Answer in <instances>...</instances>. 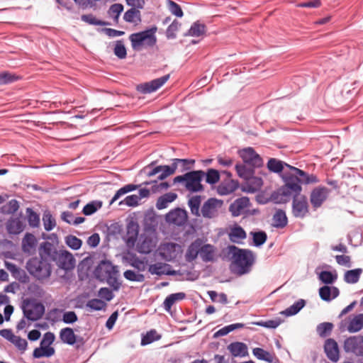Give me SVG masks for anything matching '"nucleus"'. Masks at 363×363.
<instances>
[{
    "label": "nucleus",
    "instance_id": "nucleus-29",
    "mask_svg": "<svg viewBox=\"0 0 363 363\" xmlns=\"http://www.w3.org/2000/svg\"><path fill=\"white\" fill-rule=\"evenodd\" d=\"M273 227L276 228H283L288 224V218L286 212L283 209H277L272 218Z\"/></svg>",
    "mask_w": 363,
    "mask_h": 363
},
{
    "label": "nucleus",
    "instance_id": "nucleus-6",
    "mask_svg": "<svg viewBox=\"0 0 363 363\" xmlns=\"http://www.w3.org/2000/svg\"><path fill=\"white\" fill-rule=\"evenodd\" d=\"M205 175L203 170H192L186 172L185 188L190 192L203 191L204 188L201 184Z\"/></svg>",
    "mask_w": 363,
    "mask_h": 363
},
{
    "label": "nucleus",
    "instance_id": "nucleus-31",
    "mask_svg": "<svg viewBox=\"0 0 363 363\" xmlns=\"http://www.w3.org/2000/svg\"><path fill=\"white\" fill-rule=\"evenodd\" d=\"M215 247L211 244H203L201 246L200 257L205 262L214 260Z\"/></svg>",
    "mask_w": 363,
    "mask_h": 363
},
{
    "label": "nucleus",
    "instance_id": "nucleus-52",
    "mask_svg": "<svg viewBox=\"0 0 363 363\" xmlns=\"http://www.w3.org/2000/svg\"><path fill=\"white\" fill-rule=\"evenodd\" d=\"M181 27V23L177 20H174L172 23L167 27L165 36L169 40H173L177 38V32Z\"/></svg>",
    "mask_w": 363,
    "mask_h": 363
},
{
    "label": "nucleus",
    "instance_id": "nucleus-56",
    "mask_svg": "<svg viewBox=\"0 0 363 363\" xmlns=\"http://www.w3.org/2000/svg\"><path fill=\"white\" fill-rule=\"evenodd\" d=\"M333 324L329 322H324L320 323L317 326V333L321 337H325L328 336L333 330Z\"/></svg>",
    "mask_w": 363,
    "mask_h": 363
},
{
    "label": "nucleus",
    "instance_id": "nucleus-62",
    "mask_svg": "<svg viewBox=\"0 0 363 363\" xmlns=\"http://www.w3.org/2000/svg\"><path fill=\"white\" fill-rule=\"evenodd\" d=\"M137 18L138 21H140V12L135 8L128 9L123 15V19L128 23H133L135 18Z\"/></svg>",
    "mask_w": 363,
    "mask_h": 363
},
{
    "label": "nucleus",
    "instance_id": "nucleus-14",
    "mask_svg": "<svg viewBox=\"0 0 363 363\" xmlns=\"http://www.w3.org/2000/svg\"><path fill=\"white\" fill-rule=\"evenodd\" d=\"M308 212L307 198L301 195L293 198L292 213L295 218H304Z\"/></svg>",
    "mask_w": 363,
    "mask_h": 363
},
{
    "label": "nucleus",
    "instance_id": "nucleus-51",
    "mask_svg": "<svg viewBox=\"0 0 363 363\" xmlns=\"http://www.w3.org/2000/svg\"><path fill=\"white\" fill-rule=\"evenodd\" d=\"M123 11V6L121 4H114L108 10V15L112 18L116 23H118L119 17Z\"/></svg>",
    "mask_w": 363,
    "mask_h": 363
},
{
    "label": "nucleus",
    "instance_id": "nucleus-26",
    "mask_svg": "<svg viewBox=\"0 0 363 363\" xmlns=\"http://www.w3.org/2000/svg\"><path fill=\"white\" fill-rule=\"evenodd\" d=\"M239 185L238 181L234 179H231L226 183L223 182L217 188L218 194L221 196L230 194L238 189Z\"/></svg>",
    "mask_w": 363,
    "mask_h": 363
},
{
    "label": "nucleus",
    "instance_id": "nucleus-64",
    "mask_svg": "<svg viewBox=\"0 0 363 363\" xmlns=\"http://www.w3.org/2000/svg\"><path fill=\"white\" fill-rule=\"evenodd\" d=\"M289 171L293 174L294 177H296V178H298L299 179L301 184H306V180L308 175V173H306V172H304L302 169H300L293 167V166H291V167H290Z\"/></svg>",
    "mask_w": 363,
    "mask_h": 363
},
{
    "label": "nucleus",
    "instance_id": "nucleus-53",
    "mask_svg": "<svg viewBox=\"0 0 363 363\" xmlns=\"http://www.w3.org/2000/svg\"><path fill=\"white\" fill-rule=\"evenodd\" d=\"M113 53L120 60H123L126 57L127 50L123 40L116 41Z\"/></svg>",
    "mask_w": 363,
    "mask_h": 363
},
{
    "label": "nucleus",
    "instance_id": "nucleus-33",
    "mask_svg": "<svg viewBox=\"0 0 363 363\" xmlns=\"http://www.w3.org/2000/svg\"><path fill=\"white\" fill-rule=\"evenodd\" d=\"M247 184L246 187H242V191L247 193H255L262 186L263 181L262 178L252 175V177L247 181Z\"/></svg>",
    "mask_w": 363,
    "mask_h": 363
},
{
    "label": "nucleus",
    "instance_id": "nucleus-21",
    "mask_svg": "<svg viewBox=\"0 0 363 363\" xmlns=\"http://www.w3.org/2000/svg\"><path fill=\"white\" fill-rule=\"evenodd\" d=\"M57 8L63 11L66 10L69 13H78L79 10L86 9L89 7L88 4L75 3L74 1H56Z\"/></svg>",
    "mask_w": 363,
    "mask_h": 363
},
{
    "label": "nucleus",
    "instance_id": "nucleus-1",
    "mask_svg": "<svg viewBox=\"0 0 363 363\" xmlns=\"http://www.w3.org/2000/svg\"><path fill=\"white\" fill-rule=\"evenodd\" d=\"M228 253L233 259L230 266L231 272L242 276L250 272L255 262L253 252L249 249L239 248L235 245L228 246Z\"/></svg>",
    "mask_w": 363,
    "mask_h": 363
},
{
    "label": "nucleus",
    "instance_id": "nucleus-61",
    "mask_svg": "<svg viewBox=\"0 0 363 363\" xmlns=\"http://www.w3.org/2000/svg\"><path fill=\"white\" fill-rule=\"evenodd\" d=\"M252 354L258 359L264 360L268 362H272V358L269 352L265 351L264 349L260 347H255L252 350Z\"/></svg>",
    "mask_w": 363,
    "mask_h": 363
},
{
    "label": "nucleus",
    "instance_id": "nucleus-3",
    "mask_svg": "<svg viewBox=\"0 0 363 363\" xmlns=\"http://www.w3.org/2000/svg\"><path fill=\"white\" fill-rule=\"evenodd\" d=\"M21 308L23 318L18 322L16 325L17 330H22L26 328L25 319L31 322L37 321L43 316L45 311L44 305L34 298H27L23 299Z\"/></svg>",
    "mask_w": 363,
    "mask_h": 363
},
{
    "label": "nucleus",
    "instance_id": "nucleus-30",
    "mask_svg": "<svg viewBox=\"0 0 363 363\" xmlns=\"http://www.w3.org/2000/svg\"><path fill=\"white\" fill-rule=\"evenodd\" d=\"M206 26L199 21L194 22L186 33L185 36L200 37L205 34Z\"/></svg>",
    "mask_w": 363,
    "mask_h": 363
},
{
    "label": "nucleus",
    "instance_id": "nucleus-44",
    "mask_svg": "<svg viewBox=\"0 0 363 363\" xmlns=\"http://www.w3.org/2000/svg\"><path fill=\"white\" fill-rule=\"evenodd\" d=\"M37 240L35 237L29 233H27L23 240H22V249L23 252H26L29 251V249H33L35 247Z\"/></svg>",
    "mask_w": 363,
    "mask_h": 363
},
{
    "label": "nucleus",
    "instance_id": "nucleus-32",
    "mask_svg": "<svg viewBox=\"0 0 363 363\" xmlns=\"http://www.w3.org/2000/svg\"><path fill=\"white\" fill-rule=\"evenodd\" d=\"M177 198V194L173 192L166 193L157 199L156 208L158 210L166 208L169 203H172Z\"/></svg>",
    "mask_w": 363,
    "mask_h": 363
},
{
    "label": "nucleus",
    "instance_id": "nucleus-28",
    "mask_svg": "<svg viewBox=\"0 0 363 363\" xmlns=\"http://www.w3.org/2000/svg\"><path fill=\"white\" fill-rule=\"evenodd\" d=\"M55 350L53 347L40 345L39 347L34 349L33 357L34 359H40L42 357H50L55 354Z\"/></svg>",
    "mask_w": 363,
    "mask_h": 363
},
{
    "label": "nucleus",
    "instance_id": "nucleus-2",
    "mask_svg": "<svg viewBox=\"0 0 363 363\" xmlns=\"http://www.w3.org/2000/svg\"><path fill=\"white\" fill-rule=\"evenodd\" d=\"M281 178L284 184L274 191V199L279 200L281 203H286L291 198L301 196L302 187L298 178L294 177L289 170H284Z\"/></svg>",
    "mask_w": 363,
    "mask_h": 363
},
{
    "label": "nucleus",
    "instance_id": "nucleus-60",
    "mask_svg": "<svg viewBox=\"0 0 363 363\" xmlns=\"http://www.w3.org/2000/svg\"><path fill=\"white\" fill-rule=\"evenodd\" d=\"M19 208V203L16 199L10 200L1 207V211L5 214H13Z\"/></svg>",
    "mask_w": 363,
    "mask_h": 363
},
{
    "label": "nucleus",
    "instance_id": "nucleus-46",
    "mask_svg": "<svg viewBox=\"0 0 363 363\" xmlns=\"http://www.w3.org/2000/svg\"><path fill=\"white\" fill-rule=\"evenodd\" d=\"M139 225L137 222L130 220L127 224V235H128V241L135 242L138 235Z\"/></svg>",
    "mask_w": 363,
    "mask_h": 363
},
{
    "label": "nucleus",
    "instance_id": "nucleus-43",
    "mask_svg": "<svg viewBox=\"0 0 363 363\" xmlns=\"http://www.w3.org/2000/svg\"><path fill=\"white\" fill-rule=\"evenodd\" d=\"M318 279L325 285L332 284L337 280V274L336 271L333 272L328 270H323L318 274Z\"/></svg>",
    "mask_w": 363,
    "mask_h": 363
},
{
    "label": "nucleus",
    "instance_id": "nucleus-40",
    "mask_svg": "<svg viewBox=\"0 0 363 363\" xmlns=\"http://www.w3.org/2000/svg\"><path fill=\"white\" fill-rule=\"evenodd\" d=\"M201 202V196L196 195L189 199L188 206L190 208L191 213L196 217L201 216L200 206Z\"/></svg>",
    "mask_w": 363,
    "mask_h": 363
},
{
    "label": "nucleus",
    "instance_id": "nucleus-49",
    "mask_svg": "<svg viewBox=\"0 0 363 363\" xmlns=\"http://www.w3.org/2000/svg\"><path fill=\"white\" fill-rule=\"evenodd\" d=\"M106 306V303L101 299L92 298L87 301L86 307L90 311H99L103 310Z\"/></svg>",
    "mask_w": 363,
    "mask_h": 363
},
{
    "label": "nucleus",
    "instance_id": "nucleus-55",
    "mask_svg": "<svg viewBox=\"0 0 363 363\" xmlns=\"http://www.w3.org/2000/svg\"><path fill=\"white\" fill-rule=\"evenodd\" d=\"M66 245L73 250L80 249L82 245V240L75 235H69L65 237Z\"/></svg>",
    "mask_w": 363,
    "mask_h": 363
},
{
    "label": "nucleus",
    "instance_id": "nucleus-50",
    "mask_svg": "<svg viewBox=\"0 0 363 363\" xmlns=\"http://www.w3.org/2000/svg\"><path fill=\"white\" fill-rule=\"evenodd\" d=\"M43 222L46 231H51L56 226L55 219L49 211H45L43 215Z\"/></svg>",
    "mask_w": 363,
    "mask_h": 363
},
{
    "label": "nucleus",
    "instance_id": "nucleus-23",
    "mask_svg": "<svg viewBox=\"0 0 363 363\" xmlns=\"http://www.w3.org/2000/svg\"><path fill=\"white\" fill-rule=\"evenodd\" d=\"M201 245L202 240L197 238L189 245L185 255L187 262H192L197 258L200 255Z\"/></svg>",
    "mask_w": 363,
    "mask_h": 363
},
{
    "label": "nucleus",
    "instance_id": "nucleus-22",
    "mask_svg": "<svg viewBox=\"0 0 363 363\" xmlns=\"http://www.w3.org/2000/svg\"><path fill=\"white\" fill-rule=\"evenodd\" d=\"M318 292L320 298L327 302H330L333 299H335L340 294V290L337 287L330 286L328 285L320 287Z\"/></svg>",
    "mask_w": 363,
    "mask_h": 363
},
{
    "label": "nucleus",
    "instance_id": "nucleus-57",
    "mask_svg": "<svg viewBox=\"0 0 363 363\" xmlns=\"http://www.w3.org/2000/svg\"><path fill=\"white\" fill-rule=\"evenodd\" d=\"M123 277L125 279L130 281L143 282L145 281V276L140 273H136L131 269H127L123 272Z\"/></svg>",
    "mask_w": 363,
    "mask_h": 363
},
{
    "label": "nucleus",
    "instance_id": "nucleus-18",
    "mask_svg": "<svg viewBox=\"0 0 363 363\" xmlns=\"http://www.w3.org/2000/svg\"><path fill=\"white\" fill-rule=\"evenodd\" d=\"M187 212L185 209L176 208L171 210L166 215L167 222L177 225L178 226L184 225L187 220Z\"/></svg>",
    "mask_w": 363,
    "mask_h": 363
},
{
    "label": "nucleus",
    "instance_id": "nucleus-15",
    "mask_svg": "<svg viewBox=\"0 0 363 363\" xmlns=\"http://www.w3.org/2000/svg\"><path fill=\"white\" fill-rule=\"evenodd\" d=\"M55 263L60 268L66 272L72 269L75 266V259L67 250H60Z\"/></svg>",
    "mask_w": 363,
    "mask_h": 363
},
{
    "label": "nucleus",
    "instance_id": "nucleus-12",
    "mask_svg": "<svg viewBox=\"0 0 363 363\" xmlns=\"http://www.w3.org/2000/svg\"><path fill=\"white\" fill-rule=\"evenodd\" d=\"M330 190L323 186L314 188L311 192L310 201L314 210L320 208L328 197Z\"/></svg>",
    "mask_w": 363,
    "mask_h": 363
},
{
    "label": "nucleus",
    "instance_id": "nucleus-35",
    "mask_svg": "<svg viewBox=\"0 0 363 363\" xmlns=\"http://www.w3.org/2000/svg\"><path fill=\"white\" fill-rule=\"evenodd\" d=\"M247 237L246 232L240 225H235L229 233L230 240L235 243H240V240H244Z\"/></svg>",
    "mask_w": 363,
    "mask_h": 363
},
{
    "label": "nucleus",
    "instance_id": "nucleus-25",
    "mask_svg": "<svg viewBox=\"0 0 363 363\" xmlns=\"http://www.w3.org/2000/svg\"><path fill=\"white\" fill-rule=\"evenodd\" d=\"M228 349L233 357H242L248 354L247 347L244 342H232L228 346Z\"/></svg>",
    "mask_w": 363,
    "mask_h": 363
},
{
    "label": "nucleus",
    "instance_id": "nucleus-8",
    "mask_svg": "<svg viewBox=\"0 0 363 363\" xmlns=\"http://www.w3.org/2000/svg\"><path fill=\"white\" fill-rule=\"evenodd\" d=\"M169 77L170 74H168L150 82L140 84L137 85L136 90L143 94L152 93L162 86Z\"/></svg>",
    "mask_w": 363,
    "mask_h": 363
},
{
    "label": "nucleus",
    "instance_id": "nucleus-58",
    "mask_svg": "<svg viewBox=\"0 0 363 363\" xmlns=\"http://www.w3.org/2000/svg\"><path fill=\"white\" fill-rule=\"evenodd\" d=\"M19 79V77L9 72L0 73V86L11 84Z\"/></svg>",
    "mask_w": 363,
    "mask_h": 363
},
{
    "label": "nucleus",
    "instance_id": "nucleus-4",
    "mask_svg": "<svg viewBox=\"0 0 363 363\" xmlns=\"http://www.w3.org/2000/svg\"><path fill=\"white\" fill-rule=\"evenodd\" d=\"M26 269L31 277L39 281L48 279L52 273L51 263L40 257L28 259Z\"/></svg>",
    "mask_w": 363,
    "mask_h": 363
},
{
    "label": "nucleus",
    "instance_id": "nucleus-19",
    "mask_svg": "<svg viewBox=\"0 0 363 363\" xmlns=\"http://www.w3.org/2000/svg\"><path fill=\"white\" fill-rule=\"evenodd\" d=\"M324 350L327 357L333 362H337L339 359V347L337 342L332 339H328L324 345Z\"/></svg>",
    "mask_w": 363,
    "mask_h": 363
},
{
    "label": "nucleus",
    "instance_id": "nucleus-24",
    "mask_svg": "<svg viewBox=\"0 0 363 363\" xmlns=\"http://www.w3.org/2000/svg\"><path fill=\"white\" fill-rule=\"evenodd\" d=\"M24 224L20 218H11L6 222L7 232L11 235H18L24 230Z\"/></svg>",
    "mask_w": 363,
    "mask_h": 363
},
{
    "label": "nucleus",
    "instance_id": "nucleus-47",
    "mask_svg": "<svg viewBox=\"0 0 363 363\" xmlns=\"http://www.w3.org/2000/svg\"><path fill=\"white\" fill-rule=\"evenodd\" d=\"M204 177H206V182L211 185L218 183L220 178L219 171L213 168L208 169Z\"/></svg>",
    "mask_w": 363,
    "mask_h": 363
},
{
    "label": "nucleus",
    "instance_id": "nucleus-63",
    "mask_svg": "<svg viewBox=\"0 0 363 363\" xmlns=\"http://www.w3.org/2000/svg\"><path fill=\"white\" fill-rule=\"evenodd\" d=\"M280 323H281V320L279 319L268 320H265V321L259 320V321H256V322L252 323L253 325L266 328H269V329L277 328L280 325Z\"/></svg>",
    "mask_w": 363,
    "mask_h": 363
},
{
    "label": "nucleus",
    "instance_id": "nucleus-9",
    "mask_svg": "<svg viewBox=\"0 0 363 363\" xmlns=\"http://www.w3.org/2000/svg\"><path fill=\"white\" fill-rule=\"evenodd\" d=\"M239 154L245 164L254 168H259L263 166V160L252 147L244 148L240 151Z\"/></svg>",
    "mask_w": 363,
    "mask_h": 363
},
{
    "label": "nucleus",
    "instance_id": "nucleus-16",
    "mask_svg": "<svg viewBox=\"0 0 363 363\" xmlns=\"http://www.w3.org/2000/svg\"><path fill=\"white\" fill-rule=\"evenodd\" d=\"M222 205V200L210 198L203 204L201 213L203 218H212L216 216L218 208L221 207Z\"/></svg>",
    "mask_w": 363,
    "mask_h": 363
},
{
    "label": "nucleus",
    "instance_id": "nucleus-48",
    "mask_svg": "<svg viewBox=\"0 0 363 363\" xmlns=\"http://www.w3.org/2000/svg\"><path fill=\"white\" fill-rule=\"evenodd\" d=\"M26 217L28 225L32 228H37L40 224V216L33 208H26Z\"/></svg>",
    "mask_w": 363,
    "mask_h": 363
},
{
    "label": "nucleus",
    "instance_id": "nucleus-42",
    "mask_svg": "<svg viewBox=\"0 0 363 363\" xmlns=\"http://www.w3.org/2000/svg\"><path fill=\"white\" fill-rule=\"evenodd\" d=\"M250 235L252 237V245L256 247L262 246L267 240V235L264 230L251 232Z\"/></svg>",
    "mask_w": 363,
    "mask_h": 363
},
{
    "label": "nucleus",
    "instance_id": "nucleus-7",
    "mask_svg": "<svg viewBox=\"0 0 363 363\" xmlns=\"http://www.w3.org/2000/svg\"><path fill=\"white\" fill-rule=\"evenodd\" d=\"M60 340L68 345L75 346L77 349H79L84 345L85 341L81 336L74 334L72 328L66 327L60 331Z\"/></svg>",
    "mask_w": 363,
    "mask_h": 363
},
{
    "label": "nucleus",
    "instance_id": "nucleus-10",
    "mask_svg": "<svg viewBox=\"0 0 363 363\" xmlns=\"http://www.w3.org/2000/svg\"><path fill=\"white\" fill-rule=\"evenodd\" d=\"M344 350L357 356L363 357V336L355 335L346 338L344 341Z\"/></svg>",
    "mask_w": 363,
    "mask_h": 363
},
{
    "label": "nucleus",
    "instance_id": "nucleus-5",
    "mask_svg": "<svg viewBox=\"0 0 363 363\" xmlns=\"http://www.w3.org/2000/svg\"><path fill=\"white\" fill-rule=\"evenodd\" d=\"M157 28L156 26L147 28L143 31L134 33L129 36L132 48L136 50L145 43L147 46L152 47L157 43L155 33Z\"/></svg>",
    "mask_w": 363,
    "mask_h": 363
},
{
    "label": "nucleus",
    "instance_id": "nucleus-11",
    "mask_svg": "<svg viewBox=\"0 0 363 363\" xmlns=\"http://www.w3.org/2000/svg\"><path fill=\"white\" fill-rule=\"evenodd\" d=\"M117 273L116 267L107 259L101 260L94 271L96 279L101 281H104L105 278L108 275L116 274Z\"/></svg>",
    "mask_w": 363,
    "mask_h": 363
},
{
    "label": "nucleus",
    "instance_id": "nucleus-45",
    "mask_svg": "<svg viewBox=\"0 0 363 363\" xmlns=\"http://www.w3.org/2000/svg\"><path fill=\"white\" fill-rule=\"evenodd\" d=\"M161 335H159L155 329L147 331L145 335H143L141 339L142 345H147L152 342L159 340L161 338Z\"/></svg>",
    "mask_w": 363,
    "mask_h": 363
},
{
    "label": "nucleus",
    "instance_id": "nucleus-20",
    "mask_svg": "<svg viewBox=\"0 0 363 363\" xmlns=\"http://www.w3.org/2000/svg\"><path fill=\"white\" fill-rule=\"evenodd\" d=\"M267 166L270 172L279 174L281 176L284 172V170H290V167H291V165L276 158H270L267 162Z\"/></svg>",
    "mask_w": 363,
    "mask_h": 363
},
{
    "label": "nucleus",
    "instance_id": "nucleus-13",
    "mask_svg": "<svg viewBox=\"0 0 363 363\" xmlns=\"http://www.w3.org/2000/svg\"><path fill=\"white\" fill-rule=\"evenodd\" d=\"M60 250H58L53 243L48 241L43 242L38 249L39 257L50 262H55Z\"/></svg>",
    "mask_w": 363,
    "mask_h": 363
},
{
    "label": "nucleus",
    "instance_id": "nucleus-17",
    "mask_svg": "<svg viewBox=\"0 0 363 363\" xmlns=\"http://www.w3.org/2000/svg\"><path fill=\"white\" fill-rule=\"evenodd\" d=\"M251 205L247 196H242L236 199L229 206V211L233 217H238L245 214L246 208Z\"/></svg>",
    "mask_w": 363,
    "mask_h": 363
},
{
    "label": "nucleus",
    "instance_id": "nucleus-38",
    "mask_svg": "<svg viewBox=\"0 0 363 363\" xmlns=\"http://www.w3.org/2000/svg\"><path fill=\"white\" fill-rule=\"evenodd\" d=\"M154 245L151 238L145 237L140 240L138 244V252L140 254H150L154 249Z\"/></svg>",
    "mask_w": 363,
    "mask_h": 363
},
{
    "label": "nucleus",
    "instance_id": "nucleus-27",
    "mask_svg": "<svg viewBox=\"0 0 363 363\" xmlns=\"http://www.w3.org/2000/svg\"><path fill=\"white\" fill-rule=\"evenodd\" d=\"M363 328V313L354 315L352 318L350 316V322L348 323L347 330L354 333L360 331Z\"/></svg>",
    "mask_w": 363,
    "mask_h": 363
},
{
    "label": "nucleus",
    "instance_id": "nucleus-39",
    "mask_svg": "<svg viewBox=\"0 0 363 363\" xmlns=\"http://www.w3.org/2000/svg\"><path fill=\"white\" fill-rule=\"evenodd\" d=\"M362 273L361 268L347 270L345 273L344 281L347 284H356L359 281Z\"/></svg>",
    "mask_w": 363,
    "mask_h": 363
},
{
    "label": "nucleus",
    "instance_id": "nucleus-37",
    "mask_svg": "<svg viewBox=\"0 0 363 363\" xmlns=\"http://www.w3.org/2000/svg\"><path fill=\"white\" fill-rule=\"evenodd\" d=\"M306 302L304 299H299L283 311L281 314L286 317L295 315L306 306Z\"/></svg>",
    "mask_w": 363,
    "mask_h": 363
},
{
    "label": "nucleus",
    "instance_id": "nucleus-34",
    "mask_svg": "<svg viewBox=\"0 0 363 363\" xmlns=\"http://www.w3.org/2000/svg\"><path fill=\"white\" fill-rule=\"evenodd\" d=\"M255 169L253 167H247V164H237L235 165V170L237 172L238 175L247 181L249 179L252 177V175L255 174Z\"/></svg>",
    "mask_w": 363,
    "mask_h": 363
},
{
    "label": "nucleus",
    "instance_id": "nucleus-59",
    "mask_svg": "<svg viewBox=\"0 0 363 363\" xmlns=\"http://www.w3.org/2000/svg\"><path fill=\"white\" fill-rule=\"evenodd\" d=\"M273 196L274 191L269 196H268L266 194V193L261 191L256 195L255 199L259 204L262 205L267 204L269 201H273L275 203H281V201H279V200L274 199Z\"/></svg>",
    "mask_w": 363,
    "mask_h": 363
},
{
    "label": "nucleus",
    "instance_id": "nucleus-41",
    "mask_svg": "<svg viewBox=\"0 0 363 363\" xmlns=\"http://www.w3.org/2000/svg\"><path fill=\"white\" fill-rule=\"evenodd\" d=\"M103 202L99 200H94L86 203L83 209L84 215L88 216H91L102 207Z\"/></svg>",
    "mask_w": 363,
    "mask_h": 363
},
{
    "label": "nucleus",
    "instance_id": "nucleus-54",
    "mask_svg": "<svg viewBox=\"0 0 363 363\" xmlns=\"http://www.w3.org/2000/svg\"><path fill=\"white\" fill-rule=\"evenodd\" d=\"M82 21L86 22L89 25L93 26H110L111 23L108 21H104L97 19L93 14H86L81 16Z\"/></svg>",
    "mask_w": 363,
    "mask_h": 363
},
{
    "label": "nucleus",
    "instance_id": "nucleus-36",
    "mask_svg": "<svg viewBox=\"0 0 363 363\" xmlns=\"http://www.w3.org/2000/svg\"><path fill=\"white\" fill-rule=\"evenodd\" d=\"M124 259L131 267H134L138 272H143L145 270V263L141 260L135 253H129L128 257H125Z\"/></svg>",
    "mask_w": 363,
    "mask_h": 363
}]
</instances>
